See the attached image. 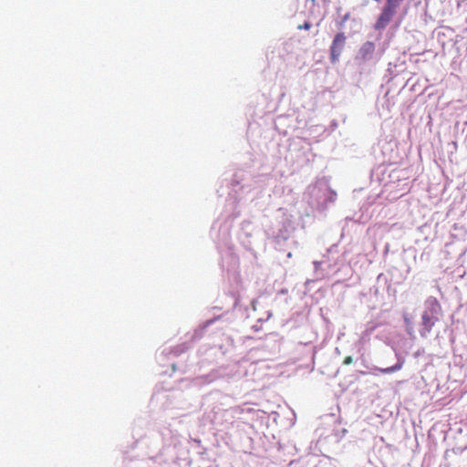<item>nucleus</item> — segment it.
<instances>
[{"label": "nucleus", "instance_id": "423d86ee", "mask_svg": "<svg viewBox=\"0 0 467 467\" xmlns=\"http://www.w3.org/2000/svg\"><path fill=\"white\" fill-rule=\"evenodd\" d=\"M235 410H236L237 412H239V413H244V412L252 413V412H254V409H252V408H249V409H246V410H245V409H244V408H242V407H237V408H235Z\"/></svg>", "mask_w": 467, "mask_h": 467}, {"label": "nucleus", "instance_id": "9d476101", "mask_svg": "<svg viewBox=\"0 0 467 467\" xmlns=\"http://www.w3.org/2000/svg\"><path fill=\"white\" fill-rule=\"evenodd\" d=\"M400 1L402 2L403 0H400Z\"/></svg>", "mask_w": 467, "mask_h": 467}, {"label": "nucleus", "instance_id": "7ed1b4c3", "mask_svg": "<svg viewBox=\"0 0 467 467\" xmlns=\"http://www.w3.org/2000/svg\"><path fill=\"white\" fill-rule=\"evenodd\" d=\"M346 42V36L344 33H337L330 47V60L332 63L338 61L339 56L343 50Z\"/></svg>", "mask_w": 467, "mask_h": 467}, {"label": "nucleus", "instance_id": "1a4fd4ad", "mask_svg": "<svg viewBox=\"0 0 467 467\" xmlns=\"http://www.w3.org/2000/svg\"><path fill=\"white\" fill-rule=\"evenodd\" d=\"M348 16H349L348 14L345 15V16L343 18V22L347 21L348 19Z\"/></svg>", "mask_w": 467, "mask_h": 467}, {"label": "nucleus", "instance_id": "0eeeda50", "mask_svg": "<svg viewBox=\"0 0 467 467\" xmlns=\"http://www.w3.org/2000/svg\"><path fill=\"white\" fill-rule=\"evenodd\" d=\"M311 28V24L309 22H305L304 25L298 26V29H306L308 30Z\"/></svg>", "mask_w": 467, "mask_h": 467}, {"label": "nucleus", "instance_id": "39448f33", "mask_svg": "<svg viewBox=\"0 0 467 467\" xmlns=\"http://www.w3.org/2000/svg\"><path fill=\"white\" fill-rule=\"evenodd\" d=\"M374 49V46L371 42H367L363 47H362V51L364 52H368V53H371Z\"/></svg>", "mask_w": 467, "mask_h": 467}, {"label": "nucleus", "instance_id": "6e6552de", "mask_svg": "<svg viewBox=\"0 0 467 467\" xmlns=\"http://www.w3.org/2000/svg\"><path fill=\"white\" fill-rule=\"evenodd\" d=\"M352 362H353V358L351 356L346 357L343 360L344 365H350Z\"/></svg>", "mask_w": 467, "mask_h": 467}, {"label": "nucleus", "instance_id": "20e7f679", "mask_svg": "<svg viewBox=\"0 0 467 467\" xmlns=\"http://www.w3.org/2000/svg\"><path fill=\"white\" fill-rule=\"evenodd\" d=\"M403 364H404V361L403 360H399L395 365L391 366V367H389V368H377L376 370L383 373V374H389V373H392V372H396L398 370H400L403 367Z\"/></svg>", "mask_w": 467, "mask_h": 467}, {"label": "nucleus", "instance_id": "f03ea898", "mask_svg": "<svg viewBox=\"0 0 467 467\" xmlns=\"http://www.w3.org/2000/svg\"><path fill=\"white\" fill-rule=\"evenodd\" d=\"M400 2V0H387L376 22V29H383L389 25L396 14Z\"/></svg>", "mask_w": 467, "mask_h": 467}, {"label": "nucleus", "instance_id": "f257e3e1", "mask_svg": "<svg viewBox=\"0 0 467 467\" xmlns=\"http://www.w3.org/2000/svg\"><path fill=\"white\" fill-rule=\"evenodd\" d=\"M425 306L426 309L421 316L422 337H425L431 331L436 322H438L439 315L441 312V306L435 297H429L425 302Z\"/></svg>", "mask_w": 467, "mask_h": 467}]
</instances>
